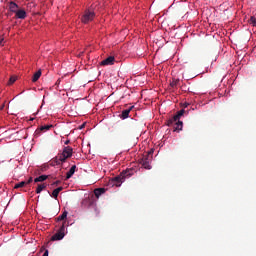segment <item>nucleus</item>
<instances>
[{
	"instance_id": "23",
	"label": "nucleus",
	"mask_w": 256,
	"mask_h": 256,
	"mask_svg": "<svg viewBox=\"0 0 256 256\" xmlns=\"http://www.w3.org/2000/svg\"><path fill=\"white\" fill-rule=\"evenodd\" d=\"M51 197H53L54 199H57L59 197V192L56 189H54L51 194Z\"/></svg>"
},
{
	"instance_id": "22",
	"label": "nucleus",
	"mask_w": 256,
	"mask_h": 256,
	"mask_svg": "<svg viewBox=\"0 0 256 256\" xmlns=\"http://www.w3.org/2000/svg\"><path fill=\"white\" fill-rule=\"evenodd\" d=\"M15 81H17V77L16 76H11L9 81H8V85H13V83H15Z\"/></svg>"
},
{
	"instance_id": "27",
	"label": "nucleus",
	"mask_w": 256,
	"mask_h": 256,
	"mask_svg": "<svg viewBox=\"0 0 256 256\" xmlns=\"http://www.w3.org/2000/svg\"><path fill=\"white\" fill-rule=\"evenodd\" d=\"M56 190H57V192L59 193L60 191L63 190V186H60V187L56 188Z\"/></svg>"
},
{
	"instance_id": "28",
	"label": "nucleus",
	"mask_w": 256,
	"mask_h": 256,
	"mask_svg": "<svg viewBox=\"0 0 256 256\" xmlns=\"http://www.w3.org/2000/svg\"><path fill=\"white\" fill-rule=\"evenodd\" d=\"M42 256H49V250H46Z\"/></svg>"
},
{
	"instance_id": "1",
	"label": "nucleus",
	"mask_w": 256,
	"mask_h": 256,
	"mask_svg": "<svg viewBox=\"0 0 256 256\" xmlns=\"http://www.w3.org/2000/svg\"><path fill=\"white\" fill-rule=\"evenodd\" d=\"M133 175V170L123 171L119 176L112 178L111 183L116 187H121V183L127 179V177H131Z\"/></svg>"
},
{
	"instance_id": "14",
	"label": "nucleus",
	"mask_w": 256,
	"mask_h": 256,
	"mask_svg": "<svg viewBox=\"0 0 256 256\" xmlns=\"http://www.w3.org/2000/svg\"><path fill=\"white\" fill-rule=\"evenodd\" d=\"M9 9L12 13H16L19 11V5H17L15 2H10Z\"/></svg>"
},
{
	"instance_id": "32",
	"label": "nucleus",
	"mask_w": 256,
	"mask_h": 256,
	"mask_svg": "<svg viewBox=\"0 0 256 256\" xmlns=\"http://www.w3.org/2000/svg\"><path fill=\"white\" fill-rule=\"evenodd\" d=\"M30 121H33V118H31Z\"/></svg>"
},
{
	"instance_id": "9",
	"label": "nucleus",
	"mask_w": 256,
	"mask_h": 256,
	"mask_svg": "<svg viewBox=\"0 0 256 256\" xmlns=\"http://www.w3.org/2000/svg\"><path fill=\"white\" fill-rule=\"evenodd\" d=\"M51 127H53V125L41 126L39 129H37L35 131L36 137H39V135H41V131H49V129H51Z\"/></svg>"
},
{
	"instance_id": "10",
	"label": "nucleus",
	"mask_w": 256,
	"mask_h": 256,
	"mask_svg": "<svg viewBox=\"0 0 256 256\" xmlns=\"http://www.w3.org/2000/svg\"><path fill=\"white\" fill-rule=\"evenodd\" d=\"M172 126H174V131H182L183 130V121L178 120V121L174 122Z\"/></svg>"
},
{
	"instance_id": "11",
	"label": "nucleus",
	"mask_w": 256,
	"mask_h": 256,
	"mask_svg": "<svg viewBox=\"0 0 256 256\" xmlns=\"http://www.w3.org/2000/svg\"><path fill=\"white\" fill-rule=\"evenodd\" d=\"M75 169H77L76 165H73L70 170L66 173V179H71L73 175H75Z\"/></svg>"
},
{
	"instance_id": "5",
	"label": "nucleus",
	"mask_w": 256,
	"mask_h": 256,
	"mask_svg": "<svg viewBox=\"0 0 256 256\" xmlns=\"http://www.w3.org/2000/svg\"><path fill=\"white\" fill-rule=\"evenodd\" d=\"M63 237H65V222L62 224V226L59 228V230L57 231V233H55L52 237H51V241H61V239H63Z\"/></svg>"
},
{
	"instance_id": "20",
	"label": "nucleus",
	"mask_w": 256,
	"mask_h": 256,
	"mask_svg": "<svg viewBox=\"0 0 256 256\" xmlns=\"http://www.w3.org/2000/svg\"><path fill=\"white\" fill-rule=\"evenodd\" d=\"M27 185V182L22 181L20 183L15 184L14 189H21L22 187H25Z\"/></svg>"
},
{
	"instance_id": "31",
	"label": "nucleus",
	"mask_w": 256,
	"mask_h": 256,
	"mask_svg": "<svg viewBox=\"0 0 256 256\" xmlns=\"http://www.w3.org/2000/svg\"><path fill=\"white\" fill-rule=\"evenodd\" d=\"M83 127H85V124H83V125L80 127V129H83Z\"/></svg>"
},
{
	"instance_id": "12",
	"label": "nucleus",
	"mask_w": 256,
	"mask_h": 256,
	"mask_svg": "<svg viewBox=\"0 0 256 256\" xmlns=\"http://www.w3.org/2000/svg\"><path fill=\"white\" fill-rule=\"evenodd\" d=\"M105 188H96L94 190V195L96 197V199H99V197H101V195H103L105 193Z\"/></svg>"
},
{
	"instance_id": "26",
	"label": "nucleus",
	"mask_w": 256,
	"mask_h": 256,
	"mask_svg": "<svg viewBox=\"0 0 256 256\" xmlns=\"http://www.w3.org/2000/svg\"><path fill=\"white\" fill-rule=\"evenodd\" d=\"M61 184V181L57 180L56 182H54L52 185H60Z\"/></svg>"
},
{
	"instance_id": "30",
	"label": "nucleus",
	"mask_w": 256,
	"mask_h": 256,
	"mask_svg": "<svg viewBox=\"0 0 256 256\" xmlns=\"http://www.w3.org/2000/svg\"><path fill=\"white\" fill-rule=\"evenodd\" d=\"M3 43V37H0V45Z\"/></svg>"
},
{
	"instance_id": "21",
	"label": "nucleus",
	"mask_w": 256,
	"mask_h": 256,
	"mask_svg": "<svg viewBox=\"0 0 256 256\" xmlns=\"http://www.w3.org/2000/svg\"><path fill=\"white\" fill-rule=\"evenodd\" d=\"M248 23L252 25V27H256V18L255 16H251L250 19L248 20Z\"/></svg>"
},
{
	"instance_id": "19",
	"label": "nucleus",
	"mask_w": 256,
	"mask_h": 256,
	"mask_svg": "<svg viewBox=\"0 0 256 256\" xmlns=\"http://www.w3.org/2000/svg\"><path fill=\"white\" fill-rule=\"evenodd\" d=\"M67 215H68V212L67 211H64L62 213V215H60L58 218H57V221H65V219H67Z\"/></svg>"
},
{
	"instance_id": "4",
	"label": "nucleus",
	"mask_w": 256,
	"mask_h": 256,
	"mask_svg": "<svg viewBox=\"0 0 256 256\" xmlns=\"http://www.w3.org/2000/svg\"><path fill=\"white\" fill-rule=\"evenodd\" d=\"M152 153L153 151H150L148 154L144 155L142 159L140 160V164L144 169H151V159H152Z\"/></svg>"
},
{
	"instance_id": "2",
	"label": "nucleus",
	"mask_w": 256,
	"mask_h": 256,
	"mask_svg": "<svg viewBox=\"0 0 256 256\" xmlns=\"http://www.w3.org/2000/svg\"><path fill=\"white\" fill-rule=\"evenodd\" d=\"M71 157H73V148L71 146H64L62 152L58 153V159L62 162L71 159Z\"/></svg>"
},
{
	"instance_id": "6",
	"label": "nucleus",
	"mask_w": 256,
	"mask_h": 256,
	"mask_svg": "<svg viewBox=\"0 0 256 256\" xmlns=\"http://www.w3.org/2000/svg\"><path fill=\"white\" fill-rule=\"evenodd\" d=\"M184 114H185V110L184 109L178 111L177 114H175L172 118H170L167 121L166 125L168 127H171L173 125V123L179 121L181 119V117H183Z\"/></svg>"
},
{
	"instance_id": "29",
	"label": "nucleus",
	"mask_w": 256,
	"mask_h": 256,
	"mask_svg": "<svg viewBox=\"0 0 256 256\" xmlns=\"http://www.w3.org/2000/svg\"><path fill=\"white\" fill-rule=\"evenodd\" d=\"M69 143H71V140H66V141L64 142L65 145H69Z\"/></svg>"
},
{
	"instance_id": "8",
	"label": "nucleus",
	"mask_w": 256,
	"mask_h": 256,
	"mask_svg": "<svg viewBox=\"0 0 256 256\" xmlns=\"http://www.w3.org/2000/svg\"><path fill=\"white\" fill-rule=\"evenodd\" d=\"M135 108V106H130L128 109L123 110L120 117L122 119H128L129 118V114L131 113V111H133V109Z\"/></svg>"
},
{
	"instance_id": "25",
	"label": "nucleus",
	"mask_w": 256,
	"mask_h": 256,
	"mask_svg": "<svg viewBox=\"0 0 256 256\" xmlns=\"http://www.w3.org/2000/svg\"><path fill=\"white\" fill-rule=\"evenodd\" d=\"M29 183H33V177H30L28 181L26 182V185H29Z\"/></svg>"
},
{
	"instance_id": "16",
	"label": "nucleus",
	"mask_w": 256,
	"mask_h": 256,
	"mask_svg": "<svg viewBox=\"0 0 256 256\" xmlns=\"http://www.w3.org/2000/svg\"><path fill=\"white\" fill-rule=\"evenodd\" d=\"M63 163H65L63 160H59V154L52 160V165H63Z\"/></svg>"
},
{
	"instance_id": "3",
	"label": "nucleus",
	"mask_w": 256,
	"mask_h": 256,
	"mask_svg": "<svg viewBox=\"0 0 256 256\" xmlns=\"http://www.w3.org/2000/svg\"><path fill=\"white\" fill-rule=\"evenodd\" d=\"M93 19H95V10H93V6H91L89 9L84 11V13L81 17V21H82V23L87 25V23H91V21H93Z\"/></svg>"
},
{
	"instance_id": "15",
	"label": "nucleus",
	"mask_w": 256,
	"mask_h": 256,
	"mask_svg": "<svg viewBox=\"0 0 256 256\" xmlns=\"http://www.w3.org/2000/svg\"><path fill=\"white\" fill-rule=\"evenodd\" d=\"M49 179V175H41L34 179L35 183H43V181H47Z\"/></svg>"
},
{
	"instance_id": "7",
	"label": "nucleus",
	"mask_w": 256,
	"mask_h": 256,
	"mask_svg": "<svg viewBox=\"0 0 256 256\" xmlns=\"http://www.w3.org/2000/svg\"><path fill=\"white\" fill-rule=\"evenodd\" d=\"M115 63V57L109 56L108 58L104 59L100 65L106 66V65H113Z\"/></svg>"
},
{
	"instance_id": "13",
	"label": "nucleus",
	"mask_w": 256,
	"mask_h": 256,
	"mask_svg": "<svg viewBox=\"0 0 256 256\" xmlns=\"http://www.w3.org/2000/svg\"><path fill=\"white\" fill-rule=\"evenodd\" d=\"M15 14L17 19H25L27 17V12H25V10H17Z\"/></svg>"
},
{
	"instance_id": "24",
	"label": "nucleus",
	"mask_w": 256,
	"mask_h": 256,
	"mask_svg": "<svg viewBox=\"0 0 256 256\" xmlns=\"http://www.w3.org/2000/svg\"><path fill=\"white\" fill-rule=\"evenodd\" d=\"M177 85H179V79L173 80L171 82V87H177Z\"/></svg>"
},
{
	"instance_id": "17",
	"label": "nucleus",
	"mask_w": 256,
	"mask_h": 256,
	"mask_svg": "<svg viewBox=\"0 0 256 256\" xmlns=\"http://www.w3.org/2000/svg\"><path fill=\"white\" fill-rule=\"evenodd\" d=\"M41 77V70H38L32 77L33 83H37L39 81V78Z\"/></svg>"
},
{
	"instance_id": "18",
	"label": "nucleus",
	"mask_w": 256,
	"mask_h": 256,
	"mask_svg": "<svg viewBox=\"0 0 256 256\" xmlns=\"http://www.w3.org/2000/svg\"><path fill=\"white\" fill-rule=\"evenodd\" d=\"M47 185L46 184H38V187L36 188V193L39 194L43 189H46Z\"/></svg>"
}]
</instances>
